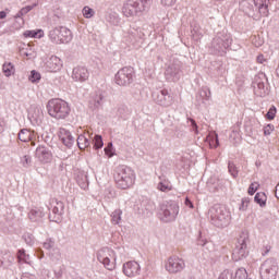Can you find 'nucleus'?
Segmentation results:
<instances>
[{
	"mask_svg": "<svg viewBox=\"0 0 279 279\" xmlns=\"http://www.w3.org/2000/svg\"><path fill=\"white\" fill-rule=\"evenodd\" d=\"M52 213L49 214V220L54 221V223H60L62 221V216L64 215V203L58 201L57 198L50 199V207Z\"/></svg>",
	"mask_w": 279,
	"mask_h": 279,
	"instance_id": "4468645a",
	"label": "nucleus"
},
{
	"mask_svg": "<svg viewBox=\"0 0 279 279\" xmlns=\"http://www.w3.org/2000/svg\"><path fill=\"white\" fill-rule=\"evenodd\" d=\"M209 145L215 148L219 147V135L217 133L209 135Z\"/></svg>",
	"mask_w": 279,
	"mask_h": 279,
	"instance_id": "c03bdc74",
	"label": "nucleus"
},
{
	"mask_svg": "<svg viewBox=\"0 0 279 279\" xmlns=\"http://www.w3.org/2000/svg\"><path fill=\"white\" fill-rule=\"evenodd\" d=\"M254 93L257 97H267L269 87L267 86V76L264 73L255 76L253 82Z\"/></svg>",
	"mask_w": 279,
	"mask_h": 279,
	"instance_id": "ddd939ff",
	"label": "nucleus"
},
{
	"mask_svg": "<svg viewBox=\"0 0 279 279\" xmlns=\"http://www.w3.org/2000/svg\"><path fill=\"white\" fill-rule=\"evenodd\" d=\"M180 77H182V62L173 60L165 70V78L167 82H179Z\"/></svg>",
	"mask_w": 279,
	"mask_h": 279,
	"instance_id": "9d476101",
	"label": "nucleus"
},
{
	"mask_svg": "<svg viewBox=\"0 0 279 279\" xmlns=\"http://www.w3.org/2000/svg\"><path fill=\"white\" fill-rule=\"evenodd\" d=\"M92 136H93V134H90L88 132L78 135V137L76 140L78 149H81V150L88 149V147H90V143H92L90 140L93 138Z\"/></svg>",
	"mask_w": 279,
	"mask_h": 279,
	"instance_id": "393cba45",
	"label": "nucleus"
},
{
	"mask_svg": "<svg viewBox=\"0 0 279 279\" xmlns=\"http://www.w3.org/2000/svg\"><path fill=\"white\" fill-rule=\"evenodd\" d=\"M175 3V0H161V4L171 8Z\"/></svg>",
	"mask_w": 279,
	"mask_h": 279,
	"instance_id": "13d9d810",
	"label": "nucleus"
},
{
	"mask_svg": "<svg viewBox=\"0 0 279 279\" xmlns=\"http://www.w3.org/2000/svg\"><path fill=\"white\" fill-rule=\"evenodd\" d=\"M104 106V94L96 93L92 95L89 99V108L90 110H99Z\"/></svg>",
	"mask_w": 279,
	"mask_h": 279,
	"instance_id": "b1692460",
	"label": "nucleus"
},
{
	"mask_svg": "<svg viewBox=\"0 0 279 279\" xmlns=\"http://www.w3.org/2000/svg\"><path fill=\"white\" fill-rule=\"evenodd\" d=\"M260 185L257 182L251 183L248 186V195H254Z\"/></svg>",
	"mask_w": 279,
	"mask_h": 279,
	"instance_id": "3c124183",
	"label": "nucleus"
},
{
	"mask_svg": "<svg viewBox=\"0 0 279 279\" xmlns=\"http://www.w3.org/2000/svg\"><path fill=\"white\" fill-rule=\"evenodd\" d=\"M278 269L276 259H266L260 266V276L263 279H275L278 276Z\"/></svg>",
	"mask_w": 279,
	"mask_h": 279,
	"instance_id": "9b49d317",
	"label": "nucleus"
},
{
	"mask_svg": "<svg viewBox=\"0 0 279 279\" xmlns=\"http://www.w3.org/2000/svg\"><path fill=\"white\" fill-rule=\"evenodd\" d=\"M37 257H38L39 259L45 258V252H43V250L38 248V250H37Z\"/></svg>",
	"mask_w": 279,
	"mask_h": 279,
	"instance_id": "052dcab7",
	"label": "nucleus"
},
{
	"mask_svg": "<svg viewBox=\"0 0 279 279\" xmlns=\"http://www.w3.org/2000/svg\"><path fill=\"white\" fill-rule=\"evenodd\" d=\"M275 195H276L277 199H279V183L276 186Z\"/></svg>",
	"mask_w": 279,
	"mask_h": 279,
	"instance_id": "0e129e2a",
	"label": "nucleus"
},
{
	"mask_svg": "<svg viewBox=\"0 0 279 279\" xmlns=\"http://www.w3.org/2000/svg\"><path fill=\"white\" fill-rule=\"evenodd\" d=\"M46 69H48L50 73H58V71L62 69V60L56 56H51L46 62Z\"/></svg>",
	"mask_w": 279,
	"mask_h": 279,
	"instance_id": "5701e85b",
	"label": "nucleus"
},
{
	"mask_svg": "<svg viewBox=\"0 0 279 279\" xmlns=\"http://www.w3.org/2000/svg\"><path fill=\"white\" fill-rule=\"evenodd\" d=\"M59 138L63 143L68 149H71L73 145H75V137H73V134H71V131L66 129H60L59 131Z\"/></svg>",
	"mask_w": 279,
	"mask_h": 279,
	"instance_id": "6ab92c4d",
	"label": "nucleus"
},
{
	"mask_svg": "<svg viewBox=\"0 0 279 279\" xmlns=\"http://www.w3.org/2000/svg\"><path fill=\"white\" fill-rule=\"evenodd\" d=\"M97 260H99L108 271H114L117 267V253L110 247H102L97 253Z\"/></svg>",
	"mask_w": 279,
	"mask_h": 279,
	"instance_id": "6e6552de",
	"label": "nucleus"
},
{
	"mask_svg": "<svg viewBox=\"0 0 279 279\" xmlns=\"http://www.w3.org/2000/svg\"><path fill=\"white\" fill-rule=\"evenodd\" d=\"M159 219L165 223H171L180 215V205L175 201H166L159 206Z\"/></svg>",
	"mask_w": 279,
	"mask_h": 279,
	"instance_id": "423d86ee",
	"label": "nucleus"
},
{
	"mask_svg": "<svg viewBox=\"0 0 279 279\" xmlns=\"http://www.w3.org/2000/svg\"><path fill=\"white\" fill-rule=\"evenodd\" d=\"M153 101L161 108H170L173 106V96L167 89L153 93Z\"/></svg>",
	"mask_w": 279,
	"mask_h": 279,
	"instance_id": "2eb2a0df",
	"label": "nucleus"
},
{
	"mask_svg": "<svg viewBox=\"0 0 279 279\" xmlns=\"http://www.w3.org/2000/svg\"><path fill=\"white\" fill-rule=\"evenodd\" d=\"M247 206H250V198L247 197L242 198L240 210H247Z\"/></svg>",
	"mask_w": 279,
	"mask_h": 279,
	"instance_id": "5fc2aeb1",
	"label": "nucleus"
},
{
	"mask_svg": "<svg viewBox=\"0 0 279 279\" xmlns=\"http://www.w3.org/2000/svg\"><path fill=\"white\" fill-rule=\"evenodd\" d=\"M105 197L108 199H113V197H117V193L112 189H107L105 192Z\"/></svg>",
	"mask_w": 279,
	"mask_h": 279,
	"instance_id": "864d4df0",
	"label": "nucleus"
},
{
	"mask_svg": "<svg viewBox=\"0 0 279 279\" xmlns=\"http://www.w3.org/2000/svg\"><path fill=\"white\" fill-rule=\"evenodd\" d=\"M17 260L19 263H26V265H32V259L24 248L17 251Z\"/></svg>",
	"mask_w": 279,
	"mask_h": 279,
	"instance_id": "c756f323",
	"label": "nucleus"
},
{
	"mask_svg": "<svg viewBox=\"0 0 279 279\" xmlns=\"http://www.w3.org/2000/svg\"><path fill=\"white\" fill-rule=\"evenodd\" d=\"M8 16V13L5 11L0 12V19H5Z\"/></svg>",
	"mask_w": 279,
	"mask_h": 279,
	"instance_id": "338daca9",
	"label": "nucleus"
},
{
	"mask_svg": "<svg viewBox=\"0 0 279 279\" xmlns=\"http://www.w3.org/2000/svg\"><path fill=\"white\" fill-rule=\"evenodd\" d=\"M191 34L193 40H202V36H204V31H202L199 26H194Z\"/></svg>",
	"mask_w": 279,
	"mask_h": 279,
	"instance_id": "c9c22d12",
	"label": "nucleus"
},
{
	"mask_svg": "<svg viewBox=\"0 0 279 279\" xmlns=\"http://www.w3.org/2000/svg\"><path fill=\"white\" fill-rule=\"evenodd\" d=\"M89 75L90 73H88V69L85 66H76L72 71V80H74V82H86Z\"/></svg>",
	"mask_w": 279,
	"mask_h": 279,
	"instance_id": "aec40b11",
	"label": "nucleus"
},
{
	"mask_svg": "<svg viewBox=\"0 0 279 279\" xmlns=\"http://www.w3.org/2000/svg\"><path fill=\"white\" fill-rule=\"evenodd\" d=\"M228 169H229V173H230V175H232V178H239V168H236V165H234V162L229 161Z\"/></svg>",
	"mask_w": 279,
	"mask_h": 279,
	"instance_id": "58836bf2",
	"label": "nucleus"
},
{
	"mask_svg": "<svg viewBox=\"0 0 279 279\" xmlns=\"http://www.w3.org/2000/svg\"><path fill=\"white\" fill-rule=\"evenodd\" d=\"M121 215H123L121 209H116L111 214V223H113V226H119L121 223Z\"/></svg>",
	"mask_w": 279,
	"mask_h": 279,
	"instance_id": "72a5a7b5",
	"label": "nucleus"
},
{
	"mask_svg": "<svg viewBox=\"0 0 279 279\" xmlns=\"http://www.w3.org/2000/svg\"><path fill=\"white\" fill-rule=\"evenodd\" d=\"M197 245H202V247H204V245H206V241L198 240Z\"/></svg>",
	"mask_w": 279,
	"mask_h": 279,
	"instance_id": "774afa93",
	"label": "nucleus"
},
{
	"mask_svg": "<svg viewBox=\"0 0 279 279\" xmlns=\"http://www.w3.org/2000/svg\"><path fill=\"white\" fill-rule=\"evenodd\" d=\"M17 136L22 143H27L32 141V132L27 129H22Z\"/></svg>",
	"mask_w": 279,
	"mask_h": 279,
	"instance_id": "2f4dec72",
	"label": "nucleus"
},
{
	"mask_svg": "<svg viewBox=\"0 0 279 279\" xmlns=\"http://www.w3.org/2000/svg\"><path fill=\"white\" fill-rule=\"evenodd\" d=\"M92 142L94 143V149H101L104 147V138L101 135H95L92 137Z\"/></svg>",
	"mask_w": 279,
	"mask_h": 279,
	"instance_id": "e433bc0d",
	"label": "nucleus"
},
{
	"mask_svg": "<svg viewBox=\"0 0 279 279\" xmlns=\"http://www.w3.org/2000/svg\"><path fill=\"white\" fill-rule=\"evenodd\" d=\"M166 271L169 274H180L186 267V264L184 263V259L180 257H169L166 262Z\"/></svg>",
	"mask_w": 279,
	"mask_h": 279,
	"instance_id": "dca6fc26",
	"label": "nucleus"
},
{
	"mask_svg": "<svg viewBox=\"0 0 279 279\" xmlns=\"http://www.w3.org/2000/svg\"><path fill=\"white\" fill-rule=\"evenodd\" d=\"M250 245V232L242 231L235 242V247L233 248L232 258L235 262L243 260V258H247L250 255V250L247 248Z\"/></svg>",
	"mask_w": 279,
	"mask_h": 279,
	"instance_id": "0eeeda50",
	"label": "nucleus"
},
{
	"mask_svg": "<svg viewBox=\"0 0 279 279\" xmlns=\"http://www.w3.org/2000/svg\"><path fill=\"white\" fill-rule=\"evenodd\" d=\"M271 132H274V124H267L264 128V135L269 136L271 134Z\"/></svg>",
	"mask_w": 279,
	"mask_h": 279,
	"instance_id": "4d7b16f0",
	"label": "nucleus"
},
{
	"mask_svg": "<svg viewBox=\"0 0 279 279\" xmlns=\"http://www.w3.org/2000/svg\"><path fill=\"white\" fill-rule=\"evenodd\" d=\"M208 218L216 228H227V226H230V219H232L230 210L223 205H214L208 210Z\"/></svg>",
	"mask_w": 279,
	"mask_h": 279,
	"instance_id": "f257e3e1",
	"label": "nucleus"
},
{
	"mask_svg": "<svg viewBox=\"0 0 279 279\" xmlns=\"http://www.w3.org/2000/svg\"><path fill=\"white\" fill-rule=\"evenodd\" d=\"M21 53L22 56H25L28 60H32V58H36V52L33 51L32 49L31 50H27V48L23 49Z\"/></svg>",
	"mask_w": 279,
	"mask_h": 279,
	"instance_id": "09e8293b",
	"label": "nucleus"
},
{
	"mask_svg": "<svg viewBox=\"0 0 279 279\" xmlns=\"http://www.w3.org/2000/svg\"><path fill=\"white\" fill-rule=\"evenodd\" d=\"M47 110L48 114L52 117V119H57V121L64 120L71 114L69 102L60 98L50 99L47 104Z\"/></svg>",
	"mask_w": 279,
	"mask_h": 279,
	"instance_id": "7ed1b4c3",
	"label": "nucleus"
},
{
	"mask_svg": "<svg viewBox=\"0 0 279 279\" xmlns=\"http://www.w3.org/2000/svg\"><path fill=\"white\" fill-rule=\"evenodd\" d=\"M2 71L5 77H10L11 75H14V64H12L11 62H5L2 65Z\"/></svg>",
	"mask_w": 279,
	"mask_h": 279,
	"instance_id": "f704fd0d",
	"label": "nucleus"
},
{
	"mask_svg": "<svg viewBox=\"0 0 279 279\" xmlns=\"http://www.w3.org/2000/svg\"><path fill=\"white\" fill-rule=\"evenodd\" d=\"M276 112H277L276 107L271 106L268 112L266 113V119H268L269 121H274V119H276Z\"/></svg>",
	"mask_w": 279,
	"mask_h": 279,
	"instance_id": "49530a36",
	"label": "nucleus"
},
{
	"mask_svg": "<svg viewBox=\"0 0 279 279\" xmlns=\"http://www.w3.org/2000/svg\"><path fill=\"white\" fill-rule=\"evenodd\" d=\"M12 263H14V255L8 252L0 255V267L8 269V267H12Z\"/></svg>",
	"mask_w": 279,
	"mask_h": 279,
	"instance_id": "bb28decb",
	"label": "nucleus"
},
{
	"mask_svg": "<svg viewBox=\"0 0 279 279\" xmlns=\"http://www.w3.org/2000/svg\"><path fill=\"white\" fill-rule=\"evenodd\" d=\"M257 62L259 64H263V62H265V56H263V54L257 56Z\"/></svg>",
	"mask_w": 279,
	"mask_h": 279,
	"instance_id": "680f3d73",
	"label": "nucleus"
},
{
	"mask_svg": "<svg viewBox=\"0 0 279 279\" xmlns=\"http://www.w3.org/2000/svg\"><path fill=\"white\" fill-rule=\"evenodd\" d=\"M49 38L56 45H69L73 40V33L64 26H59L49 32Z\"/></svg>",
	"mask_w": 279,
	"mask_h": 279,
	"instance_id": "1a4fd4ad",
	"label": "nucleus"
},
{
	"mask_svg": "<svg viewBox=\"0 0 279 279\" xmlns=\"http://www.w3.org/2000/svg\"><path fill=\"white\" fill-rule=\"evenodd\" d=\"M191 128L195 132V134L198 133L197 131V122H195L193 119H190Z\"/></svg>",
	"mask_w": 279,
	"mask_h": 279,
	"instance_id": "bf43d9fd",
	"label": "nucleus"
},
{
	"mask_svg": "<svg viewBox=\"0 0 279 279\" xmlns=\"http://www.w3.org/2000/svg\"><path fill=\"white\" fill-rule=\"evenodd\" d=\"M40 108L38 107H31L29 108V111H28V114L31 117V119H34L35 121H37V119H39L40 117Z\"/></svg>",
	"mask_w": 279,
	"mask_h": 279,
	"instance_id": "ea45409f",
	"label": "nucleus"
},
{
	"mask_svg": "<svg viewBox=\"0 0 279 279\" xmlns=\"http://www.w3.org/2000/svg\"><path fill=\"white\" fill-rule=\"evenodd\" d=\"M35 156L36 158H38L39 162H51V150H49V148L45 147V146H39L37 147L36 151H35Z\"/></svg>",
	"mask_w": 279,
	"mask_h": 279,
	"instance_id": "4be33fe9",
	"label": "nucleus"
},
{
	"mask_svg": "<svg viewBox=\"0 0 279 279\" xmlns=\"http://www.w3.org/2000/svg\"><path fill=\"white\" fill-rule=\"evenodd\" d=\"M114 180L119 189L125 190L134 185L136 175L134 174V170H132V168L128 166H119L116 169Z\"/></svg>",
	"mask_w": 279,
	"mask_h": 279,
	"instance_id": "20e7f679",
	"label": "nucleus"
},
{
	"mask_svg": "<svg viewBox=\"0 0 279 279\" xmlns=\"http://www.w3.org/2000/svg\"><path fill=\"white\" fill-rule=\"evenodd\" d=\"M113 146H112V142H109L107 147H105V154L106 156H108L109 158H112V156H114V151H113Z\"/></svg>",
	"mask_w": 279,
	"mask_h": 279,
	"instance_id": "de8ad7c7",
	"label": "nucleus"
},
{
	"mask_svg": "<svg viewBox=\"0 0 279 279\" xmlns=\"http://www.w3.org/2000/svg\"><path fill=\"white\" fill-rule=\"evenodd\" d=\"M158 191H161L162 193H167L169 191H171V183L163 181V182H159L157 185Z\"/></svg>",
	"mask_w": 279,
	"mask_h": 279,
	"instance_id": "a19ab883",
	"label": "nucleus"
},
{
	"mask_svg": "<svg viewBox=\"0 0 279 279\" xmlns=\"http://www.w3.org/2000/svg\"><path fill=\"white\" fill-rule=\"evenodd\" d=\"M143 32L132 28L129 32V37L126 39L129 45H132L135 49H141L143 47Z\"/></svg>",
	"mask_w": 279,
	"mask_h": 279,
	"instance_id": "f3484780",
	"label": "nucleus"
},
{
	"mask_svg": "<svg viewBox=\"0 0 279 279\" xmlns=\"http://www.w3.org/2000/svg\"><path fill=\"white\" fill-rule=\"evenodd\" d=\"M76 182L78 186H81V189H83L84 191L85 189H88V175H86V173L80 172L76 175Z\"/></svg>",
	"mask_w": 279,
	"mask_h": 279,
	"instance_id": "c85d7f7f",
	"label": "nucleus"
},
{
	"mask_svg": "<svg viewBox=\"0 0 279 279\" xmlns=\"http://www.w3.org/2000/svg\"><path fill=\"white\" fill-rule=\"evenodd\" d=\"M185 206H189V208H193V203L191 202V199H189V197L185 198Z\"/></svg>",
	"mask_w": 279,
	"mask_h": 279,
	"instance_id": "e2e57ef3",
	"label": "nucleus"
},
{
	"mask_svg": "<svg viewBox=\"0 0 279 279\" xmlns=\"http://www.w3.org/2000/svg\"><path fill=\"white\" fill-rule=\"evenodd\" d=\"M210 97H211L210 88L203 87L198 92V95L196 96V99H197L198 104H206V101H209Z\"/></svg>",
	"mask_w": 279,
	"mask_h": 279,
	"instance_id": "cd10ccee",
	"label": "nucleus"
},
{
	"mask_svg": "<svg viewBox=\"0 0 279 279\" xmlns=\"http://www.w3.org/2000/svg\"><path fill=\"white\" fill-rule=\"evenodd\" d=\"M61 256L62 255L59 248H53L52 253L50 254L51 260H60Z\"/></svg>",
	"mask_w": 279,
	"mask_h": 279,
	"instance_id": "8fccbe9b",
	"label": "nucleus"
},
{
	"mask_svg": "<svg viewBox=\"0 0 279 279\" xmlns=\"http://www.w3.org/2000/svg\"><path fill=\"white\" fill-rule=\"evenodd\" d=\"M230 45H232V35L227 32L218 33L209 45V53L226 56Z\"/></svg>",
	"mask_w": 279,
	"mask_h": 279,
	"instance_id": "f03ea898",
	"label": "nucleus"
},
{
	"mask_svg": "<svg viewBox=\"0 0 279 279\" xmlns=\"http://www.w3.org/2000/svg\"><path fill=\"white\" fill-rule=\"evenodd\" d=\"M254 202L255 204H258L262 208H265V206H267V195H265V193L263 192H258L254 197Z\"/></svg>",
	"mask_w": 279,
	"mask_h": 279,
	"instance_id": "7c9ffc66",
	"label": "nucleus"
},
{
	"mask_svg": "<svg viewBox=\"0 0 279 279\" xmlns=\"http://www.w3.org/2000/svg\"><path fill=\"white\" fill-rule=\"evenodd\" d=\"M82 13L84 19H93V16H95V10H93L90 7H84Z\"/></svg>",
	"mask_w": 279,
	"mask_h": 279,
	"instance_id": "37998d69",
	"label": "nucleus"
},
{
	"mask_svg": "<svg viewBox=\"0 0 279 279\" xmlns=\"http://www.w3.org/2000/svg\"><path fill=\"white\" fill-rule=\"evenodd\" d=\"M54 276H56L57 279H61L62 278V271L59 270L58 272L54 274Z\"/></svg>",
	"mask_w": 279,
	"mask_h": 279,
	"instance_id": "69168bd1",
	"label": "nucleus"
},
{
	"mask_svg": "<svg viewBox=\"0 0 279 279\" xmlns=\"http://www.w3.org/2000/svg\"><path fill=\"white\" fill-rule=\"evenodd\" d=\"M151 8V0H126L123 4L122 13L124 16H138Z\"/></svg>",
	"mask_w": 279,
	"mask_h": 279,
	"instance_id": "39448f33",
	"label": "nucleus"
},
{
	"mask_svg": "<svg viewBox=\"0 0 279 279\" xmlns=\"http://www.w3.org/2000/svg\"><path fill=\"white\" fill-rule=\"evenodd\" d=\"M54 245H56V242L51 239H48L46 240V242H44L45 250H53Z\"/></svg>",
	"mask_w": 279,
	"mask_h": 279,
	"instance_id": "603ef678",
	"label": "nucleus"
},
{
	"mask_svg": "<svg viewBox=\"0 0 279 279\" xmlns=\"http://www.w3.org/2000/svg\"><path fill=\"white\" fill-rule=\"evenodd\" d=\"M218 279H239V278H236V271H235V274H233V272L230 271V270H223V271L220 274V276H219Z\"/></svg>",
	"mask_w": 279,
	"mask_h": 279,
	"instance_id": "79ce46f5",
	"label": "nucleus"
},
{
	"mask_svg": "<svg viewBox=\"0 0 279 279\" xmlns=\"http://www.w3.org/2000/svg\"><path fill=\"white\" fill-rule=\"evenodd\" d=\"M29 82H32L33 84H36V82H40V73L36 72L35 70H33L31 72V75L28 77Z\"/></svg>",
	"mask_w": 279,
	"mask_h": 279,
	"instance_id": "a18cd8bd",
	"label": "nucleus"
},
{
	"mask_svg": "<svg viewBox=\"0 0 279 279\" xmlns=\"http://www.w3.org/2000/svg\"><path fill=\"white\" fill-rule=\"evenodd\" d=\"M43 217H45V210L40 207H35L28 211V219L33 223L43 221Z\"/></svg>",
	"mask_w": 279,
	"mask_h": 279,
	"instance_id": "a878e982",
	"label": "nucleus"
},
{
	"mask_svg": "<svg viewBox=\"0 0 279 279\" xmlns=\"http://www.w3.org/2000/svg\"><path fill=\"white\" fill-rule=\"evenodd\" d=\"M114 82L118 86H130L134 82V69L128 66L120 69L114 76Z\"/></svg>",
	"mask_w": 279,
	"mask_h": 279,
	"instance_id": "f8f14e48",
	"label": "nucleus"
},
{
	"mask_svg": "<svg viewBox=\"0 0 279 279\" xmlns=\"http://www.w3.org/2000/svg\"><path fill=\"white\" fill-rule=\"evenodd\" d=\"M22 165L23 167H29L32 165V157L26 155L22 158Z\"/></svg>",
	"mask_w": 279,
	"mask_h": 279,
	"instance_id": "6e6d98bb",
	"label": "nucleus"
},
{
	"mask_svg": "<svg viewBox=\"0 0 279 279\" xmlns=\"http://www.w3.org/2000/svg\"><path fill=\"white\" fill-rule=\"evenodd\" d=\"M269 5H271V1L269 0H254V7L259 16H269Z\"/></svg>",
	"mask_w": 279,
	"mask_h": 279,
	"instance_id": "412c9836",
	"label": "nucleus"
},
{
	"mask_svg": "<svg viewBox=\"0 0 279 279\" xmlns=\"http://www.w3.org/2000/svg\"><path fill=\"white\" fill-rule=\"evenodd\" d=\"M123 274L128 278H134L141 275V265L136 260L126 262L123 265Z\"/></svg>",
	"mask_w": 279,
	"mask_h": 279,
	"instance_id": "a211bd4d",
	"label": "nucleus"
},
{
	"mask_svg": "<svg viewBox=\"0 0 279 279\" xmlns=\"http://www.w3.org/2000/svg\"><path fill=\"white\" fill-rule=\"evenodd\" d=\"M38 5V3H34L33 5H26L24 8H22L14 16V19H23V16H25V14H27L28 12H32V10H34V8H36Z\"/></svg>",
	"mask_w": 279,
	"mask_h": 279,
	"instance_id": "473e14b6",
	"label": "nucleus"
},
{
	"mask_svg": "<svg viewBox=\"0 0 279 279\" xmlns=\"http://www.w3.org/2000/svg\"><path fill=\"white\" fill-rule=\"evenodd\" d=\"M24 36L25 38H43V31H26Z\"/></svg>",
	"mask_w": 279,
	"mask_h": 279,
	"instance_id": "4c0bfd02",
	"label": "nucleus"
}]
</instances>
